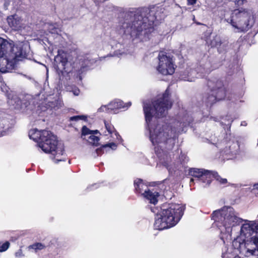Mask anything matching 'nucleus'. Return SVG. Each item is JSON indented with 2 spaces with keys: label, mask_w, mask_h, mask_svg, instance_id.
<instances>
[{
  "label": "nucleus",
  "mask_w": 258,
  "mask_h": 258,
  "mask_svg": "<svg viewBox=\"0 0 258 258\" xmlns=\"http://www.w3.org/2000/svg\"><path fill=\"white\" fill-rule=\"evenodd\" d=\"M63 105L62 101L60 100H55L53 101L48 102L47 104L48 108L52 111H56L60 109Z\"/></svg>",
  "instance_id": "19"
},
{
  "label": "nucleus",
  "mask_w": 258,
  "mask_h": 258,
  "mask_svg": "<svg viewBox=\"0 0 258 258\" xmlns=\"http://www.w3.org/2000/svg\"><path fill=\"white\" fill-rule=\"evenodd\" d=\"M209 90L205 93L203 101L207 106L212 105L216 101L224 99L226 91L223 83L220 80H211L208 82Z\"/></svg>",
  "instance_id": "8"
},
{
  "label": "nucleus",
  "mask_w": 258,
  "mask_h": 258,
  "mask_svg": "<svg viewBox=\"0 0 258 258\" xmlns=\"http://www.w3.org/2000/svg\"><path fill=\"white\" fill-rule=\"evenodd\" d=\"M188 81H190V82H192V80H187Z\"/></svg>",
  "instance_id": "42"
},
{
  "label": "nucleus",
  "mask_w": 258,
  "mask_h": 258,
  "mask_svg": "<svg viewBox=\"0 0 258 258\" xmlns=\"http://www.w3.org/2000/svg\"><path fill=\"white\" fill-rule=\"evenodd\" d=\"M29 49L30 47L27 42L17 41L13 46L11 45V49H8V52L13 56L15 61L20 60L27 57Z\"/></svg>",
  "instance_id": "11"
},
{
  "label": "nucleus",
  "mask_w": 258,
  "mask_h": 258,
  "mask_svg": "<svg viewBox=\"0 0 258 258\" xmlns=\"http://www.w3.org/2000/svg\"><path fill=\"white\" fill-rule=\"evenodd\" d=\"M7 22L9 25L14 30H19L24 28L23 19L17 15L9 16Z\"/></svg>",
  "instance_id": "14"
},
{
  "label": "nucleus",
  "mask_w": 258,
  "mask_h": 258,
  "mask_svg": "<svg viewBox=\"0 0 258 258\" xmlns=\"http://www.w3.org/2000/svg\"><path fill=\"white\" fill-rule=\"evenodd\" d=\"M254 189H256L258 190V183L255 184L253 186Z\"/></svg>",
  "instance_id": "36"
},
{
  "label": "nucleus",
  "mask_w": 258,
  "mask_h": 258,
  "mask_svg": "<svg viewBox=\"0 0 258 258\" xmlns=\"http://www.w3.org/2000/svg\"><path fill=\"white\" fill-rule=\"evenodd\" d=\"M230 1L234 2L235 3V4L237 5L238 6H240V5H242L246 0H230Z\"/></svg>",
  "instance_id": "33"
},
{
  "label": "nucleus",
  "mask_w": 258,
  "mask_h": 258,
  "mask_svg": "<svg viewBox=\"0 0 258 258\" xmlns=\"http://www.w3.org/2000/svg\"><path fill=\"white\" fill-rule=\"evenodd\" d=\"M48 30L49 32L52 34H58L60 32L59 29L52 24L49 25Z\"/></svg>",
  "instance_id": "27"
},
{
  "label": "nucleus",
  "mask_w": 258,
  "mask_h": 258,
  "mask_svg": "<svg viewBox=\"0 0 258 258\" xmlns=\"http://www.w3.org/2000/svg\"><path fill=\"white\" fill-rule=\"evenodd\" d=\"M158 65L157 71L163 75H172L175 71L172 56L164 51H161L158 54Z\"/></svg>",
  "instance_id": "10"
},
{
  "label": "nucleus",
  "mask_w": 258,
  "mask_h": 258,
  "mask_svg": "<svg viewBox=\"0 0 258 258\" xmlns=\"http://www.w3.org/2000/svg\"><path fill=\"white\" fill-rule=\"evenodd\" d=\"M115 135L116 136V137H117V136H118V134L117 133H115Z\"/></svg>",
  "instance_id": "40"
},
{
  "label": "nucleus",
  "mask_w": 258,
  "mask_h": 258,
  "mask_svg": "<svg viewBox=\"0 0 258 258\" xmlns=\"http://www.w3.org/2000/svg\"><path fill=\"white\" fill-rule=\"evenodd\" d=\"M131 105V102H128V103L127 104L126 107L127 108L128 106H130Z\"/></svg>",
  "instance_id": "37"
},
{
  "label": "nucleus",
  "mask_w": 258,
  "mask_h": 258,
  "mask_svg": "<svg viewBox=\"0 0 258 258\" xmlns=\"http://www.w3.org/2000/svg\"><path fill=\"white\" fill-rule=\"evenodd\" d=\"M184 207L177 204H172L166 207L163 206L155 217L154 228L162 230L175 226L183 214Z\"/></svg>",
  "instance_id": "7"
},
{
  "label": "nucleus",
  "mask_w": 258,
  "mask_h": 258,
  "mask_svg": "<svg viewBox=\"0 0 258 258\" xmlns=\"http://www.w3.org/2000/svg\"><path fill=\"white\" fill-rule=\"evenodd\" d=\"M97 133V132H93L90 135V136L87 140L90 144L95 146L97 145L99 140V138L94 135V134Z\"/></svg>",
  "instance_id": "22"
},
{
  "label": "nucleus",
  "mask_w": 258,
  "mask_h": 258,
  "mask_svg": "<svg viewBox=\"0 0 258 258\" xmlns=\"http://www.w3.org/2000/svg\"><path fill=\"white\" fill-rule=\"evenodd\" d=\"M223 258H237L236 256H234V254L228 252H224L222 254Z\"/></svg>",
  "instance_id": "32"
},
{
  "label": "nucleus",
  "mask_w": 258,
  "mask_h": 258,
  "mask_svg": "<svg viewBox=\"0 0 258 258\" xmlns=\"http://www.w3.org/2000/svg\"><path fill=\"white\" fill-rule=\"evenodd\" d=\"M212 219L221 231V239L231 240L232 227L239 224L242 220L239 218L233 208L224 207L215 211L212 214Z\"/></svg>",
  "instance_id": "5"
},
{
  "label": "nucleus",
  "mask_w": 258,
  "mask_h": 258,
  "mask_svg": "<svg viewBox=\"0 0 258 258\" xmlns=\"http://www.w3.org/2000/svg\"><path fill=\"white\" fill-rule=\"evenodd\" d=\"M116 145L114 143H110L103 145L100 148L96 150V153L98 155H100L103 152V150L107 148H110L112 150H115L116 148Z\"/></svg>",
  "instance_id": "20"
},
{
  "label": "nucleus",
  "mask_w": 258,
  "mask_h": 258,
  "mask_svg": "<svg viewBox=\"0 0 258 258\" xmlns=\"http://www.w3.org/2000/svg\"><path fill=\"white\" fill-rule=\"evenodd\" d=\"M29 136L38 142V146L43 151L51 154V158L55 163L65 161L63 146L58 143L56 137L50 132L33 129L29 131Z\"/></svg>",
  "instance_id": "4"
},
{
  "label": "nucleus",
  "mask_w": 258,
  "mask_h": 258,
  "mask_svg": "<svg viewBox=\"0 0 258 258\" xmlns=\"http://www.w3.org/2000/svg\"><path fill=\"white\" fill-rule=\"evenodd\" d=\"M104 123L105 127L107 131L108 132V133L109 134H112L114 131V127L111 124L106 122V121H104Z\"/></svg>",
  "instance_id": "28"
},
{
  "label": "nucleus",
  "mask_w": 258,
  "mask_h": 258,
  "mask_svg": "<svg viewBox=\"0 0 258 258\" xmlns=\"http://www.w3.org/2000/svg\"><path fill=\"white\" fill-rule=\"evenodd\" d=\"M54 58V66L58 73H62L68 63L67 54L62 50H58Z\"/></svg>",
  "instance_id": "13"
},
{
  "label": "nucleus",
  "mask_w": 258,
  "mask_h": 258,
  "mask_svg": "<svg viewBox=\"0 0 258 258\" xmlns=\"http://www.w3.org/2000/svg\"><path fill=\"white\" fill-rule=\"evenodd\" d=\"M4 88L7 92V96L8 99V103L12 106H14L16 108H21V101L17 95L14 94L12 92L9 93L6 87H2V90L4 91Z\"/></svg>",
  "instance_id": "15"
},
{
  "label": "nucleus",
  "mask_w": 258,
  "mask_h": 258,
  "mask_svg": "<svg viewBox=\"0 0 258 258\" xmlns=\"http://www.w3.org/2000/svg\"><path fill=\"white\" fill-rule=\"evenodd\" d=\"M45 245L42 244L41 243H36L33 245L29 246V248H32L34 250H41L45 248Z\"/></svg>",
  "instance_id": "26"
},
{
  "label": "nucleus",
  "mask_w": 258,
  "mask_h": 258,
  "mask_svg": "<svg viewBox=\"0 0 258 258\" xmlns=\"http://www.w3.org/2000/svg\"><path fill=\"white\" fill-rule=\"evenodd\" d=\"M232 246L235 254L239 252L241 256L250 258L258 257V223L246 221L243 224L240 236L234 239Z\"/></svg>",
  "instance_id": "2"
},
{
  "label": "nucleus",
  "mask_w": 258,
  "mask_h": 258,
  "mask_svg": "<svg viewBox=\"0 0 258 258\" xmlns=\"http://www.w3.org/2000/svg\"><path fill=\"white\" fill-rule=\"evenodd\" d=\"M98 112H106L108 113H110L108 108V104L107 105H102V106H101L99 108H98Z\"/></svg>",
  "instance_id": "29"
},
{
  "label": "nucleus",
  "mask_w": 258,
  "mask_h": 258,
  "mask_svg": "<svg viewBox=\"0 0 258 258\" xmlns=\"http://www.w3.org/2000/svg\"><path fill=\"white\" fill-rule=\"evenodd\" d=\"M80 91L78 89H75L73 91V93L75 95L77 96L79 94Z\"/></svg>",
  "instance_id": "35"
},
{
  "label": "nucleus",
  "mask_w": 258,
  "mask_h": 258,
  "mask_svg": "<svg viewBox=\"0 0 258 258\" xmlns=\"http://www.w3.org/2000/svg\"><path fill=\"white\" fill-rule=\"evenodd\" d=\"M211 174L212 175V179L213 178H214L217 181L222 184H226L227 182V179L222 178L217 174V172L211 171Z\"/></svg>",
  "instance_id": "21"
},
{
  "label": "nucleus",
  "mask_w": 258,
  "mask_h": 258,
  "mask_svg": "<svg viewBox=\"0 0 258 258\" xmlns=\"http://www.w3.org/2000/svg\"><path fill=\"white\" fill-rule=\"evenodd\" d=\"M169 90L152 102V106L149 101L144 102L143 109L145 119L150 132V139L153 145L155 146V152L161 162L167 168L168 164L165 158L168 161L167 154L171 151L175 143L178 134L184 132V128L188 126L192 121L189 116H185L182 121L175 120L171 126L167 124H158L154 128L153 123L156 120V117L164 116L167 110L171 107L172 102L169 100Z\"/></svg>",
  "instance_id": "1"
},
{
  "label": "nucleus",
  "mask_w": 258,
  "mask_h": 258,
  "mask_svg": "<svg viewBox=\"0 0 258 258\" xmlns=\"http://www.w3.org/2000/svg\"><path fill=\"white\" fill-rule=\"evenodd\" d=\"M93 132H98L97 130L96 131H91L88 128H87L86 126H84L82 129V135L81 138L83 139H85V137L87 135H90Z\"/></svg>",
  "instance_id": "23"
},
{
  "label": "nucleus",
  "mask_w": 258,
  "mask_h": 258,
  "mask_svg": "<svg viewBox=\"0 0 258 258\" xmlns=\"http://www.w3.org/2000/svg\"><path fill=\"white\" fill-rule=\"evenodd\" d=\"M134 185L136 192L143 196L149 189L147 185L145 184L142 179H137L134 181Z\"/></svg>",
  "instance_id": "16"
},
{
  "label": "nucleus",
  "mask_w": 258,
  "mask_h": 258,
  "mask_svg": "<svg viewBox=\"0 0 258 258\" xmlns=\"http://www.w3.org/2000/svg\"><path fill=\"white\" fill-rule=\"evenodd\" d=\"M9 49H11V44L0 38V72L3 73L12 70L16 62L13 56L8 52Z\"/></svg>",
  "instance_id": "9"
},
{
  "label": "nucleus",
  "mask_w": 258,
  "mask_h": 258,
  "mask_svg": "<svg viewBox=\"0 0 258 258\" xmlns=\"http://www.w3.org/2000/svg\"><path fill=\"white\" fill-rule=\"evenodd\" d=\"M153 20L137 12L126 14L118 25L119 33L127 38H136L142 35H147L153 31Z\"/></svg>",
  "instance_id": "3"
},
{
  "label": "nucleus",
  "mask_w": 258,
  "mask_h": 258,
  "mask_svg": "<svg viewBox=\"0 0 258 258\" xmlns=\"http://www.w3.org/2000/svg\"><path fill=\"white\" fill-rule=\"evenodd\" d=\"M197 24L198 25H202V24H201V23H199V22H197Z\"/></svg>",
  "instance_id": "38"
},
{
  "label": "nucleus",
  "mask_w": 258,
  "mask_h": 258,
  "mask_svg": "<svg viewBox=\"0 0 258 258\" xmlns=\"http://www.w3.org/2000/svg\"><path fill=\"white\" fill-rule=\"evenodd\" d=\"M80 63L81 64V69L80 72H83L86 67H89L91 62L90 60L88 59H82L80 60Z\"/></svg>",
  "instance_id": "25"
},
{
  "label": "nucleus",
  "mask_w": 258,
  "mask_h": 258,
  "mask_svg": "<svg viewBox=\"0 0 258 258\" xmlns=\"http://www.w3.org/2000/svg\"><path fill=\"white\" fill-rule=\"evenodd\" d=\"M194 181V179L192 178L190 179V182H192Z\"/></svg>",
  "instance_id": "39"
},
{
  "label": "nucleus",
  "mask_w": 258,
  "mask_h": 258,
  "mask_svg": "<svg viewBox=\"0 0 258 258\" xmlns=\"http://www.w3.org/2000/svg\"><path fill=\"white\" fill-rule=\"evenodd\" d=\"M159 193L156 191H152L148 189L143 195L144 197L150 201V203L155 205L157 202V198L159 197Z\"/></svg>",
  "instance_id": "18"
},
{
  "label": "nucleus",
  "mask_w": 258,
  "mask_h": 258,
  "mask_svg": "<svg viewBox=\"0 0 258 258\" xmlns=\"http://www.w3.org/2000/svg\"><path fill=\"white\" fill-rule=\"evenodd\" d=\"M222 13V19L237 32L247 31L253 26L256 20L255 15L251 10L242 8L234 9L230 13L229 10L224 9Z\"/></svg>",
  "instance_id": "6"
},
{
  "label": "nucleus",
  "mask_w": 258,
  "mask_h": 258,
  "mask_svg": "<svg viewBox=\"0 0 258 258\" xmlns=\"http://www.w3.org/2000/svg\"><path fill=\"white\" fill-rule=\"evenodd\" d=\"M221 41L219 36L216 35L211 40V44L212 46L217 47L221 45Z\"/></svg>",
  "instance_id": "24"
},
{
  "label": "nucleus",
  "mask_w": 258,
  "mask_h": 258,
  "mask_svg": "<svg viewBox=\"0 0 258 258\" xmlns=\"http://www.w3.org/2000/svg\"><path fill=\"white\" fill-rule=\"evenodd\" d=\"M86 117L84 115H77L74 116L70 118V120L72 121H77L79 119H85Z\"/></svg>",
  "instance_id": "31"
},
{
  "label": "nucleus",
  "mask_w": 258,
  "mask_h": 258,
  "mask_svg": "<svg viewBox=\"0 0 258 258\" xmlns=\"http://www.w3.org/2000/svg\"><path fill=\"white\" fill-rule=\"evenodd\" d=\"M189 173L190 175L198 177L203 183L207 185L210 184L212 181V176L211 171L204 169L190 168L189 170Z\"/></svg>",
  "instance_id": "12"
},
{
  "label": "nucleus",
  "mask_w": 258,
  "mask_h": 258,
  "mask_svg": "<svg viewBox=\"0 0 258 258\" xmlns=\"http://www.w3.org/2000/svg\"><path fill=\"white\" fill-rule=\"evenodd\" d=\"M125 107L123 102L119 100H115L108 104V108L111 113H115L117 109Z\"/></svg>",
  "instance_id": "17"
},
{
  "label": "nucleus",
  "mask_w": 258,
  "mask_h": 258,
  "mask_svg": "<svg viewBox=\"0 0 258 258\" xmlns=\"http://www.w3.org/2000/svg\"><path fill=\"white\" fill-rule=\"evenodd\" d=\"M10 243L9 242L7 241L3 243L2 245H0V252H3L6 251L9 247Z\"/></svg>",
  "instance_id": "30"
},
{
  "label": "nucleus",
  "mask_w": 258,
  "mask_h": 258,
  "mask_svg": "<svg viewBox=\"0 0 258 258\" xmlns=\"http://www.w3.org/2000/svg\"><path fill=\"white\" fill-rule=\"evenodd\" d=\"M187 4L188 5H194L196 3L197 0H187Z\"/></svg>",
  "instance_id": "34"
},
{
  "label": "nucleus",
  "mask_w": 258,
  "mask_h": 258,
  "mask_svg": "<svg viewBox=\"0 0 258 258\" xmlns=\"http://www.w3.org/2000/svg\"><path fill=\"white\" fill-rule=\"evenodd\" d=\"M195 16H194V18H193V20L195 21Z\"/></svg>",
  "instance_id": "41"
}]
</instances>
